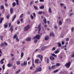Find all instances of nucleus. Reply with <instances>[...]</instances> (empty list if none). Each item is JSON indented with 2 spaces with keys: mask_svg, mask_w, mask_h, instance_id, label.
Instances as JSON below:
<instances>
[{
  "mask_svg": "<svg viewBox=\"0 0 74 74\" xmlns=\"http://www.w3.org/2000/svg\"><path fill=\"white\" fill-rule=\"evenodd\" d=\"M30 25H27V26L25 27V32H27V31H28V30H29V29L30 28Z\"/></svg>",
  "mask_w": 74,
  "mask_h": 74,
  "instance_id": "obj_1",
  "label": "nucleus"
},
{
  "mask_svg": "<svg viewBox=\"0 0 74 74\" xmlns=\"http://www.w3.org/2000/svg\"><path fill=\"white\" fill-rule=\"evenodd\" d=\"M70 65H71V62H69L66 63L64 65V66L65 67H67V68H69V67L70 66Z\"/></svg>",
  "mask_w": 74,
  "mask_h": 74,
  "instance_id": "obj_2",
  "label": "nucleus"
},
{
  "mask_svg": "<svg viewBox=\"0 0 74 74\" xmlns=\"http://www.w3.org/2000/svg\"><path fill=\"white\" fill-rule=\"evenodd\" d=\"M38 57L40 59L41 61H42V58H43V57L42 55L38 54L36 56V58Z\"/></svg>",
  "mask_w": 74,
  "mask_h": 74,
  "instance_id": "obj_3",
  "label": "nucleus"
},
{
  "mask_svg": "<svg viewBox=\"0 0 74 74\" xmlns=\"http://www.w3.org/2000/svg\"><path fill=\"white\" fill-rule=\"evenodd\" d=\"M3 26L5 28H7V27H8V23H5V24Z\"/></svg>",
  "mask_w": 74,
  "mask_h": 74,
  "instance_id": "obj_4",
  "label": "nucleus"
},
{
  "mask_svg": "<svg viewBox=\"0 0 74 74\" xmlns=\"http://www.w3.org/2000/svg\"><path fill=\"white\" fill-rule=\"evenodd\" d=\"M0 24H1L3 22V21L4 20V18L3 17L0 18Z\"/></svg>",
  "mask_w": 74,
  "mask_h": 74,
  "instance_id": "obj_5",
  "label": "nucleus"
},
{
  "mask_svg": "<svg viewBox=\"0 0 74 74\" xmlns=\"http://www.w3.org/2000/svg\"><path fill=\"white\" fill-rule=\"evenodd\" d=\"M47 64H48L49 63V58H47V57H46L45 58V60H47Z\"/></svg>",
  "mask_w": 74,
  "mask_h": 74,
  "instance_id": "obj_6",
  "label": "nucleus"
},
{
  "mask_svg": "<svg viewBox=\"0 0 74 74\" xmlns=\"http://www.w3.org/2000/svg\"><path fill=\"white\" fill-rule=\"evenodd\" d=\"M36 39H40V36L39 34L37 35L36 36Z\"/></svg>",
  "mask_w": 74,
  "mask_h": 74,
  "instance_id": "obj_7",
  "label": "nucleus"
},
{
  "mask_svg": "<svg viewBox=\"0 0 74 74\" xmlns=\"http://www.w3.org/2000/svg\"><path fill=\"white\" fill-rule=\"evenodd\" d=\"M10 31L11 32H12L13 31V26L12 25H11L10 28Z\"/></svg>",
  "mask_w": 74,
  "mask_h": 74,
  "instance_id": "obj_8",
  "label": "nucleus"
},
{
  "mask_svg": "<svg viewBox=\"0 0 74 74\" xmlns=\"http://www.w3.org/2000/svg\"><path fill=\"white\" fill-rule=\"evenodd\" d=\"M49 36H52L53 37H54L55 36V34L53 32H51L50 33Z\"/></svg>",
  "mask_w": 74,
  "mask_h": 74,
  "instance_id": "obj_9",
  "label": "nucleus"
},
{
  "mask_svg": "<svg viewBox=\"0 0 74 74\" xmlns=\"http://www.w3.org/2000/svg\"><path fill=\"white\" fill-rule=\"evenodd\" d=\"M4 58H3L1 59V60L0 61V63L1 64H3L4 63V62H3V60H4Z\"/></svg>",
  "mask_w": 74,
  "mask_h": 74,
  "instance_id": "obj_10",
  "label": "nucleus"
},
{
  "mask_svg": "<svg viewBox=\"0 0 74 74\" xmlns=\"http://www.w3.org/2000/svg\"><path fill=\"white\" fill-rule=\"evenodd\" d=\"M47 47L45 46L43 47L41 49V50H42V51H44V50H45V49L47 48Z\"/></svg>",
  "mask_w": 74,
  "mask_h": 74,
  "instance_id": "obj_11",
  "label": "nucleus"
},
{
  "mask_svg": "<svg viewBox=\"0 0 74 74\" xmlns=\"http://www.w3.org/2000/svg\"><path fill=\"white\" fill-rule=\"evenodd\" d=\"M56 66L55 65H53L51 67V68L52 69H56Z\"/></svg>",
  "mask_w": 74,
  "mask_h": 74,
  "instance_id": "obj_12",
  "label": "nucleus"
},
{
  "mask_svg": "<svg viewBox=\"0 0 74 74\" xmlns=\"http://www.w3.org/2000/svg\"><path fill=\"white\" fill-rule=\"evenodd\" d=\"M45 39L46 41H47V40H49V36H46L45 38Z\"/></svg>",
  "mask_w": 74,
  "mask_h": 74,
  "instance_id": "obj_13",
  "label": "nucleus"
},
{
  "mask_svg": "<svg viewBox=\"0 0 74 74\" xmlns=\"http://www.w3.org/2000/svg\"><path fill=\"white\" fill-rule=\"evenodd\" d=\"M31 38L29 37L27 38L26 39V41H31Z\"/></svg>",
  "mask_w": 74,
  "mask_h": 74,
  "instance_id": "obj_14",
  "label": "nucleus"
},
{
  "mask_svg": "<svg viewBox=\"0 0 74 74\" xmlns=\"http://www.w3.org/2000/svg\"><path fill=\"white\" fill-rule=\"evenodd\" d=\"M51 55H52V56H54V57H55V58H57V55H55V54L54 53H51Z\"/></svg>",
  "mask_w": 74,
  "mask_h": 74,
  "instance_id": "obj_15",
  "label": "nucleus"
},
{
  "mask_svg": "<svg viewBox=\"0 0 74 74\" xmlns=\"http://www.w3.org/2000/svg\"><path fill=\"white\" fill-rule=\"evenodd\" d=\"M10 13L12 14V13H13V8H11L10 9Z\"/></svg>",
  "mask_w": 74,
  "mask_h": 74,
  "instance_id": "obj_16",
  "label": "nucleus"
},
{
  "mask_svg": "<svg viewBox=\"0 0 74 74\" xmlns=\"http://www.w3.org/2000/svg\"><path fill=\"white\" fill-rule=\"evenodd\" d=\"M50 59L51 60H55V58L52 56H51L50 57Z\"/></svg>",
  "mask_w": 74,
  "mask_h": 74,
  "instance_id": "obj_17",
  "label": "nucleus"
},
{
  "mask_svg": "<svg viewBox=\"0 0 74 74\" xmlns=\"http://www.w3.org/2000/svg\"><path fill=\"white\" fill-rule=\"evenodd\" d=\"M16 15L15 14L14 15V16L12 19V22H14V19H15L16 18Z\"/></svg>",
  "mask_w": 74,
  "mask_h": 74,
  "instance_id": "obj_18",
  "label": "nucleus"
},
{
  "mask_svg": "<svg viewBox=\"0 0 74 74\" xmlns=\"http://www.w3.org/2000/svg\"><path fill=\"white\" fill-rule=\"evenodd\" d=\"M57 44H58V45L59 47H62V45H61V43H60V42H58Z\"/></svg>",
  "mask_w": 74,
  "mask_h": 74,
  "instance_id": "obj_19",
  "label": "nucleus"
},
{
  "mask_svg": "<svg viewBox=\"0 0 74 74\" xmlns=\"http://www.w3.org/2000/svg\"><path fill=\"white\" fill-rule=\"evenodd\" d=\"M48 11L49 13H51V12H52V10H51V8H49Z\"/></svg>",
  "mask_w": 74,
  "mask_h": 74,
  "instance_id": "obj_20",
  "label": "nucleus"
},
{
  "mask_svg": "<svg viewBox=\"0 0 74 74\" xmlns=\"http://www.w3.org/2000/svg\"><path fill=\"white\" fill-rule=\"evenodd\" d=\"M42 70V69L41 68L39 67L37 69V71H41Z\"/></svg>",
  "mask_w": 74,
  "mask_h": 74,
  "instance_id": "obj_21",
  "label": "nucleus"
},
{
  "mask_svg": "<svg viewBox=\"0 0 74 74\" xmlns=\"http://www.w3.org/2000/svg\"><path fill=\"white\" fill-rule=\"evenodd\" d=\"M8 67H12V65L10 63H9L8 64Z\"/></svg>",
  "mask_w": 74,
  "mask_h": 74,
  "instance_id": "obj_22",
  "label": "nucleus"
},
{
  "mask_svg": "<svg viewBox=\"0 0 74 74\" xmlns=\"http://www.w3.org/2000/svg\"><path fill=\"white\" fill-rule=\"evenodd\" d=\"M58 71H59V70L56 69V70H55V71H53V73H57V72H58Z\"/></svg>",
  "mask_w": 74,
  "mask_h": 74,
  "instance_id": "obj_23",
  "label": "nucleus"
},
{
  "mask_svg": "<svg viewBox=\"0 0 74 74\" xmlns=\"http://www.w3.org/2000/svg\"><path fill=\"white\" fill-rule=\"evenodd\" d=\"M44 5L41 6L40 7V9H44Z\"/></svg>",
  "mask_w": 74,
  "mask_h": 74,
  "instance_id": "obj_24",
  "label": "nucleus"
},
{
  "mask_svg": "<svg viewBox=\"0 0 74 74\" xmlns=\"http://www.w3.org/2000/svg\"><path fill=\"white\" fill-rule=\"evenodd\" d=\"M43 18L45 19V20L44 21V23H45V24H46V23H47V20H46V18L45 17H44Z\"/></svg>",
  "mask_w": 74,
  "mask_h": 74,
  "instance_id": "obj_25",
  "label": "nucleus"
},
{
  "mask_svg": "<svg viewBox=\"0 0 74 74\" xmlns=\"http://www.w3.org/2000/svg\"><path fill=\"white\" fill-rule=\"evenodd\" d=\"M59 25H62V22L61 20H60L59 21Z\"/></svg>",
  "mask_w": 74,
  "mask_h": 74,
  "instance_id": "obj_26",
  "label": "nucleus"
},
{
  "mask_svg": "<svg viewBox=\"0 0 74 74\" xmlns=\"http://www.w3.org/2000/svg\"><path fill=\"white\" fill-rule=\"evenodd\" d=\"M33 6L35 10H38V8H37V6H36L34 5Z\"/></svg>",
  "mask_w": 74,
  "mask_h": 74,
  "instance_id": "obj_27",
  "label": "nucleus"
},
{
  "mask_svg": "<svg viewBox=\"0 0 74 74\" xmlns=\"http://www.w3.org/2000/svg\"><path fill=\"white\" fill-rule=\"evenodd\" d=\"M41 23H40V24L38 25V29H41Z\"/></svg>",
  "mask_w": 74,
  "mask_h": 74,
  "instance_id": "obj_28",
  "label": "nucleus"
},
{
  "mask_svg": "<svg viewBox=\"0 0 74 74\" xmlns=\"http://www.w3.org/2000/svg\"><path fill=\"white\" fill-rule=\"evenodd\" d=\"M16 1V5H19V1H18V0H15Z\"/></svg>",
  "mask_w": 74,
  "mask_h": 74,
  "instance_id": "obj_29",
  "label": "nucleus"
},
{
  "mask_svg": "<svg viewBox=\"0 0 74 74\" xmlns=\"http://www.w3.org/2000/svg\"><path fill=\"white\" fill-rule=\"evenodd\" d=\"M38 14H39V15H41L42 14V12L41 11H39L38 12Z\"/></svg>",
  "mask_w": 74,
  "mask_h": 74,
  "instance_id": "obj_30",
  "label": "nucleus"
},
{
  "mask_svg": "<svg viewBox=\"0 0 74 74\" xmlns=\"http://www.w3.org/2000/svg\"><path fill=\"white\" fill-rule=\"evenodd\" d=\"M59 52V51H54V53L55 54H57V53H58Z\"/></svg>",
  "mask_w": 74,
  "mask_h": 74,
  "instance_id": "obj_31",
  "label": "nucleus"
},
{
  "mask_svg": "<svg viewBox=\"0 0 74 74\" xmlns=\"http://www.w3.org/2000/svg\"><path fill=\"white\" fill-rule=\"evenodd\" d=\"M24 66H26L27 65V62L24 61L23 62Z\"/></svg>",
  "mask_w": 74,
  "mask_h": 74,
  "instance_id": "obj_32",
  "label": "nucleus"
},
{
  "mask_svg": "<svg viewBox=\"0 0 74 74\" xmlns=\"http://www.w3.org/2000/svg\"><path fill=\"white\" fill-rule=\"evenodd\" d=\"M38 62L39 60H38L37 59H36L35 60V62L37 64H38Z\"/></svg>",
  "mask_w": 74,
  "mask_h": 74,
  "instance_id": "obj_33",
  "label": "nucleus"
},
{
  "mask_svg": "<svg viewBox=\"0 0 74 74\" xmlns=\"http://www.w3.org/2000/svg\"><path fill=\"white\" fill-rule=\"evenodd\" d=\"M16 37H17V35L16 34L13 37V39H14L15 38H16Z\"/></svg>",
  "mask_w": 74,
  "mask_h": 74,
  "instance_id": "obj_34",
  "label": "nucleus"
},
{
  "mask_svg": "<svg viewBox=\"0 0 74 74\" xmlns=\"http://www.w3.org/2000/svg\"><path fill=\"white\" fill-rule=\"evenodd\" d=\"M72 58H74V51H73L72 54V56H71Z\"/></svg>",
  "mask_w": 74,
  "mask_h": 74,
  "instance_id": "obj_35",
  "label": "nucleus"
},
{
  "mask_svg": "<svg viewBox=\"0 0 74 74\" xmlns=\"http://www.w3.org/2000/svg\"><path fill=\"white\" fill-rule=\"evenodd\" d=\"M20 71H21V70L18 69V71H16V74H18V73H19Z\"/></svg>",
  "mask_w": 74,
  "mask_h": 74,
  "instance_id": "obj_36",
  "label": "nucleus"
},
{
  "mask_svg": "<svg viewBox=\"0 0 74 74\" xmlns=\"http://www.w3.org/2000/svg\"><path fill=\"white\" fill-rule=\"evenodd\" d=\"M66 21H68L69 22H71V20H70V19L69 18H67L66 19Z\"/></svg>",
  "mask_w": 74,
  "mask_h": 74,
  "instance_id": "obj_37",
  "label": "nucleus"
},
{
  "mask_svg": "<svg viewBox=\"0 0 74 74\" xmlns=\"http://www.w3.org/2000/svg\"><path fill=\"white\" fill-rule=\"evenodd\" d=\"M13 6V7H15L16 6V3H15V2H14L12 4Z\"/></svg>",
  "mask_w": 74,
  "mask_h": 74,
  "instance_id": "obj_38",
  "label": "nucleus"
},
{
  "mask_svg": "<svg viewBox=\"0 0 74 74\" xmlns=\"http://www.w3.org/2000/svg\"><path fill=\"white\" fill-rule=\"evenodd\" d=\"M23 53L22 52L21 53V58H23Z\"/></svg>",
  "mask_w": 74,
  "mask_h": 74,
  "instance_id": "obj_39",
  "label": "nucleus"
},
{
  "mask_svg": "<svg viewBox=\"0 0 74 74\" xmlns=\"http://www.w3.org/2000/svg\"><path fill=\"white\" fill-rule=\"evenodd\" d=\"M16 63L17 64L19 65L20 64V62L19 61H18L16 62Z\"/></svg>",
  "mask_w": 74,
  "mask_h": 74,
  "instance_id": "obj_40",
  "label": "nucleus"
},
{
  "mask_svg": "<svg viewBox=\"0 0 74 74\" xmlns=\"http://www.w3.org/2000/svg\"><path fill=\"white\" fill-rule=\"evenodd\" d=\"M0 45L1 47H4V43H1Z\"/></svg>",
  "mask_w": 74,
  "mask_h": 74,
  "instance_id": "obj_41",
  "label": "nucleus"
},
{
  "mask_svg": "<svg viewBox=\"0 0 74 74\" xmlns=\"http://www.w3.org/2000/svg\"><path fill=\"white\" fill-rule=\"evenodd\" d=\"M2 68L3 70H4L5 69V64H4L3 65V66H2Z\"/></svg>",
  "mask_w": 74,
  "mask_h": 74,
  "instance_id": "obj_42",
  "label": "nucleus"
},
{
  "mask_svg": "<svg viewBox=\"0 0 74 74\" xmlns=\"http://www.w3.org/2000/svg\"><path fill=\"white\" fill-rule=\"evenodd\" d=\"M56 65L57 66H60V64L59 63H57L56 64Z\"/></svg>",
  "mask_w": 74,
  "mask_h": 74,
  "instance_id": "obj_43",
  "label": "nucleus"
},
{
  "mask_svg": "<svg viewBox=\"0 0 74 74\" xmlns=\"http://www.w3.org/2000/svg\"><path fill=\"white\" fill-rule=\"evenodd\" d=\"M31 18L32 19H34V17L32 14L31 15Z\"/></svg>",
  "mask_w": 74,
  "mask_h": 74,
  "instance_id": "obj_44",
  "label": "nucleus"
},
{
  "mask_svg": "<svg viewBox=\"0 0 74 74\" xmlns=\"http://www.w3.org/2000/svg\"><path fill=\"white\" fill-rule=\"evenodd\" d=\"M72 15H74V13H69V16H72Z\"/></svg>",
  "mask_w": 74,
  "mask_h": 74,
  "instance_id": "obj_45",
  "label": "nucleus"
},
{
  "mask_svg": "<svg viewBox=\"0 0 74 74\" xmlns=\"http://www.w3.org/2000/svg\"><path fill=\"white\" fill-rule=\"evenodd\" d=\"M3 8H4V7L3 5H2L1 6V10H2V9H3Z\"/></svg>",
  "mask_w": 74,
  "mask_h": 74,
  "instance_id": "obj_46",
  "label": "nucleus"
},
{
  "mask_svg": "<svg viewBox=\"0 0 74 74\" xmlns=\"http://www.w3.org/2000/svg\"><path fill=\"white\" fill-rule=\"evenodd\" d=\"M10 18V15L8 14L7 16H6V18L7 19H9Z\"/></svg>",
  "mask_w": 74,
  "mask_h": 74,
  "instance_id": "obj_47",
  "label": "nucleus"
},
{
  "mask_svg": "<svg viewBox=\"0 0 74 74\" xmlns=\"http://www.w3.org/2000/svg\"><path fill=\"white\" fill-rule=\"evenodd\" d=\"M34 42L35 43H37V39H35L34 41Z\"/></svg>",
  "mask_w": 74,
  "mask_h": 74,
  "instance_id": "obj_48",
  "label": "nucleus"
},
{
  "mask_svg": "<svg viewBox=\"0 0 74 74\" xmlns=\"http://www.w3.org/2000/svg\"><path fill=\"white\" fill-rule=\"evenodd\" d=\"M41 30V29H40V28H39L38 29V34H40V30Z\"/></svg>",
  "mask_w": 74,
  "mask_h": 74,
  "instance_id": "obj_49",
  "label": "nucleus"
},
{
  "mask_svg": "<svg viewBox=\"0 0 74 74\" xmlns=\"http://www.w3.org/2000/svg\"><path fill=\"white\" fill-rule=\"evenodd\" d=\"M32 66L33 67H36V66H35V65H34V62L32 63Z\"/></svg>",
  "mask_w": 74,
  "mask_h": 74,
  "instance_id": "obj_50",
  "label": "nucleus"
},
{
  "mask_svg": "<svg viewBox=\"0 0 74 74\" xmlns=\"http://www.w3.org/2000/svg\"><path fill=\"white\" fill-rule=\"evenodd\" d=\"M69 41V38H68L66 39V41Z\"/></svg>",
  "mask_w": 74,
  "mask_h": 74,
  "instance_id": "obj_51",
  "label": "nucleus"
},
{
  "mask_svg": "<svg viewBox=\"0 0 74 74\" xmlns=\"http://www.w3.org/2000/svg\"><path fill=\"white\" fill-rule=\"evenodd\" d=\"M55 49H56L55 47H53L52 48V51H55Z\"/></svg>",
  "mask_w": 74,
  "mask_h": 74,
  "instance_id": "obj_52",
  "label": "nucleus"
},
{
  "mask_svg": "<svg viewBox=\"0 0 74 74\" xmlns=\"http://www.w3.org/2000/svg\"><path fill=\"white\" fill-rule=\"evenodd\" d=\"M74 27L72 28L71 29V31L72 32H73V31H74Z\"/></svg>",
  "mask_w": 74,
  "mask_h": 74,
  "instance_id": "obj_53",
  "label": "nucleus"
},
{
  "mask_svg": "<svg viewBox=\"0 0 74 74\" xmlns=\"http://www.w3.org/2000/svg\"><path fill=\"white\" fill-rule=\"evenodd\" d=\"M23 14H22L20 16V18H22V17H23Z\"/></svg>",
  "mask_w": 74,
  "mask_h": 74,
  "instance_id": "obj_54",
  "label": "nucleus"
},
{
  "mask_svg": "<svg viewBox=\"0 0 74 74\" xmlns=\"http://www.w3.org/2000/svg\"><path fill=\"white\" fill-rule=\"evenodd\" d=\"M16 40H17V41H19V39H18V37H16Z\"/></svg>",
  "mask_w": 74,
  "mask_h": 74,
  "instance_id": "obj_55",
  "label": "nucleus"
},
{
  "mask_svg": "<svg viewBox=\"0 0 74 74\" xmlns=\"http://www.w3.org/2000/svg\"><path fill=\"white\" fill-rule=\"evenodd\" d=\"M17 23L18 25V24H19L20 23V21L19 20L17 21Z\"/></svg>",
  "mask_w": 74,
  "mask_h": 74,
  "instance_id": "obj_56",
  "label": "nucleus"
},
{
  "mask_svg": "<svg viewBox=\"0 0 74 74\" xmlns=\"http://www.w3.org/2000/svg\"><path fill=\"white\" fill-rule=\"evenodd\" d=\"M33 2H34V1H32L31 2H30V4L31 5H32V4H33Z\"/></svg>",
  "mask_w": 74,
  "mask_h": 74,
  "instance_id": "obj_57",
  "label": "nucleus"
},
{
  "mask_svg": "<svg viewBox=\"0 0 74 74\" xmlns=\"http://www.w3.org/2000/svg\"><path fill=\"white\" fill-rule=\"evenodd\" d=\"M21 21L22 22V23H23V19L22 18L21 19Z\"/></svg>",
  "mask_w": 74,
  "mask_h": 74,
  "instance_id": "obj_58",
  "label": "nucleus"
},
{
  "mask_svg": "<svg viewBox=\"0 0 74 74\" xmlns=\"http://www.w3.org/2000/svg\"><path fill=\"white\" fill-rule=\"evenodd\" d=\"M54 28L55 29H58V27H57V26H55L54 27Z\"/></svg>",
  "mask_w": 74,
  "mask_h": 74,
  "instance_id": "obj_59",
  "label": "nucleus"
},
{
  "mask_svg": "<svg viewBox=\"0 0 74 74\" xmlns=\"http://www.w3.org/2000/svg\"><path fill=\"white\" fill-rule=\"evenodd\" d=\"M33 15L34 16H35V17H36V14H35V13H33Z\"/></svg>",
  "mask_w": 74,
  "mask_h": 74,
  "instance_id": "obj_60",
  "label": "nucleus"
},
{
  "mask_svg": "<svg viewBox=\"0 0 74 74\" xmlns=\"http://www.w3.org/2000/svg\"><path fill=\"white\" fill-rule=\"evenodd\" d=\"M3 44H4L5 45H7V43L6 42H4Z\"/></svg>",
  "mask_w": 74,
  "mask_h": 74,
  "instance_id": "obj_61",
  "label": "nucleus"
},
{
  "mask_svg": "<svg viewBox=\"0 0 74 74\" xmlns=\"http://www.w3.org/2000/svg\"><path fill=\"white\" fill-rule=\"evenodd\" d=\"M38 50H40V49H37L36 50L34 51V52H37V51H38Z\"/></svg>",
  "mask_w": 74,
  "mask_h": 74,
  "instance_id": "obj_62",
  "label": "nucleus"
},
{
  "mask_svg": "<svg viewBox=\"0 0 74 74\" xmlns=\"http://www.w3.org/2000/svg\"><path fill=\"white\" fill-rule=\"evenodd\" d=\"M16 68L15 66H13V69H15Z\"/></svg>",
  "mask_w": 74,
  "mask_h": 74,
  "instance_id": "obj_63",
  "label": "nucleus"
},
{
  "mask_svg": "<svg viewBox=\"0 0 74 74\" xmlns=\"http://www.w3.org/2000/svg\"><path fill=\"white\" fill-rule=\"evenodd\" d=\"M4 74H9L7 71L5 73H4Z\"/></svg>",
  "mask_w": 74,
  "mask_h": 74,
  "instance_id": "obj_64",
  "label": "nucleus"
}]
</instances>
